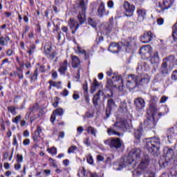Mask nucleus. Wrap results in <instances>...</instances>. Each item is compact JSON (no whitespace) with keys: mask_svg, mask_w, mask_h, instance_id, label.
Wrapping results in <instances>:
<instances>
[{"mask_svg":"<svg viewBox=\"0 0 177 177\" xmlns=\"http://www.w3.org/2000/svg\"><path fill=\"white\" fill-rule=\"evenodd\" d=\"M149 165L150 157L147 154H144L142 158L141 162L138 165V169H141V171H145V172H147V169Z\"/></svg>","mask_w":177,"mask_h":177,"instance_id":"nucleus-9","label":"nucleus"},{"mask_svg":"<svg viewBox=\"0 0 177 177\" xmlns=\"http://www.w3.org/2000/svg\"><path fill=\"white\" fill-rule=\"evenodd\" d=\"M150 82V76L147 73H142L140 75V85H143V84H149Z\"/></svg>","mask_w":177,"mask_h":177,"instance_id":"nucleus-21","label":"nucleus"},{"mask_svg":"<svg viewBox=\"0 0 177 177\" xmlns=\"http://www.w3.org/2000/svg\"><path fill=\"white\" fill-rule=\"evenodd\" d=\"M77 4L79 8L80 9V11L77 15V19L80 24H84V23H85V12L86 10V3H85L84 0H79Z\"/></svg>","mask_w":177,"mask_h":177,"instance_id":"nucleus-6","label":"nucleus"},{"mask_svg":"<svg viewBox=\"0 0 177 177\" xmlns=\"http://www.w3.org/2000/svg\"><path fill=\"white\" fill-rule=\"evenodd\" d=\"M72 67L73 68H77V67L81 64V62H80V58L77 56L72 55Z\"/></svg>","mask_w":177,"mask_h":177,"instance_id":"nucleus-27","label":"nucleus"},{"mask_svg":"<svg viewBox=\"0 0 177 177\" xmlns=\"http://www.w3.org/2000/svg\"><path fill=\"white\" fill-rule=\"evenodd\" d=\"M87 133H90L91 135H93L95 138H96V133H97V129H96L95 127H93L91 126H89L86 129Z\"/></svg>","mask_w":177,"mask_h":177,"instance_id":"nucleus-30","label":"nucleus"},{"mask_svg":"<svg viewBox=\"0 0 177 177\" xmlns=\"http://www.w3.org/2000/svg\"><path fill=\"white\" fill-rule=\"evenodd\" d=\"M115 101L113 98H110L107 100V106L109 109H113L115 107Z\"/></svg>","mask_w":177,"mask_h":177,"instance_id":"nucleus-37","label":"nucleus"},{"mask_svg":"<svg viewBox=\"0 0 177 177\" xmlns=\"http://www.w3.org/2000/svg\"><path fill=\"white\" fill-rule=\"evenodd\" d=\"M145 125L147 127H149L150 128H153L154 127V116H149L147 118L144 122Z\"/></svg>","mask_w":177,"mask_h":177,"instance_id":"nucleus-26","label":"nucleus"},{"mask_svg":"<svg viewBox=\"0 0 177 177\" xmlns=\"http://www.w3.org/2000/svg\"><path fill=\"white\" fill-rule=\"evenodd\" d=\"M153 37H154V35H153L151 31L145 32L143 35L140 36V41L142 44H149V42L153 41Z\"/></svg>","mask_w":177,"mask_h":177,"instance_id":"nucleus-12","label":"nucleus"},{"mask_svg":"<svg viewBox=\"0 0 177 177\" xmlns=\"http://www.w3.org/2000/svg\"><path fill=\"white\" fill-rule=\"evenodd\" d=\"M115 127H117V131H125V129H129L131 128V121L129 120H122L120 122H116L115 123Z\"/></svg>","mask_w":177,"mask_h":177,"instance_id":"nucleus-10","label":"nucleus"},{"mask_svg":"<svg viewBox=\"0 0 177 177\" xmlns=\"http://www.w3.org/2000/svg\"><path fill=\"white\" fill-rule=\"evenodd\" d=\"M51 50H52V46H44V52H45L46 56H48L50 55Z\"/></svg>","mask_w":177,"mask_h":177,"instance_id":"nucleus-44","label":"nucleus"},{"mask_svg":"<svg viewBox=\"0 0 177 177\" xmlns=\"http://www.w3.org/2000/svg\"><path fill=\"white\" fill-rule=\"evenodd\" d=\"M35 49H37V46H35V44H32L30 46V47L28 48V53L29 56L34 55L35 53Z\"/></svg>","mask_w":177,"mask_h":177,"instance_id":"nucleus-38","label":"nucleus"},{"mask_svg":"<svg viewBox=\"0 0 177 177\" xmlns=\"http://www.w3.org/2000/svg\"><path fill=\"white\" fill-rule=\"evenodd\" d=\"M174 0H156V4L158 8H160L161 10H167L172 6Z\"/></svg>","mask_w":177,"mask_h":177,"instance_id":"nucleus-8","label":"nucleus"},{"mask_svg":"<svg viewBox=\"0 0 177 177\" xmlns=\"http://www.w3.org/2000/svg\"><path fill=\"white\" fill-rule=\"evenodd\" d=\"M38 77V68H36L32 75H30V81H37Z\"/></svg>","mask_w":177,"mask_h":177,"instance_id":"nucleus-42","label":"nucleus"},{"mask_svg":"<svg viewBox=\"0 0 177 177\" xmlns=\"http://www.w3.org/2000/svg\"><path fill=\"white\" fill-rule=\"evenodd\" d=\"M104 145L109 146L110 149H121L122 140L118 138H111L104 141Z\"/></svg>","mask_w":177,"mask_h":177,"instance_id":"nucleus-5","label":"nucleus"},{"mask_svg":"<svg viewBox=\"0 0 177 177\" xmlns=\"http://www.w3.org/2000/svg\"><path fill=\"white\" fill-rule=\"evenodd\" d=\"M159 164L160 165V167H165L168 165V160H165V161H162V160H160L159 161Z\"/></svg>","mask_w":177,"mask_h":177,"instance_id":"nucleus-53","label":"nucleus"},{"mask_svg":"<svg viewBox=\"0 0 177 177\" xmlns=\"http://www.w3.org/2000/svg\"><path fill=\"white\" fill-rule=\"evenodd\" d=\"M97 13L100 17H103V16H109L110 12L106 10V6H104V3L103 2H101L97 9Z\"/></svg>","mask_w":177,"mask_h":177,"instance_id":"nucleus-14","label":"nucleus"},{"mask_svg":"<svg viewBox=\"0 0 177 177\" xmlns=\"http://www.w3.org/2000/svg\"><path fill=\"white\" fill-rule=\"evenodd\" d=\"M48 57L50 59V60H53L54 59H57V53L56 51L53 52L51 54H49Z\"/></svg>","mask_w":177,"mask_h":177,"instance_id":"nucleus-48","label":"nucleus"},{"mask_svg":"<svg viewBox=\"0 0 177 177\" xmlns=\"http://www.w3.org/2000/svg\"><path fill=\"white\" fill-rule=\"evenodd\" d=\"M141 174H142V171H139V169H138V170H134V171H133V176L134 177L139 176L141 175Z\"/></svg>","mask_w":177,"mask_h":177,"instance_id":"nucleus-57","label":"nucleus"},{"mask_svg":"<svg viewBox=\"0 0 177 177\" xmlns=\"http://www.w3.org/2000/svg\"><path fill=\"white\" fill-rule=\"evenodd\" d=\"M122 44L123 46H131L132 45H135V39H129V41H122Z\"/></svg>","mask_w":177,"mask_h":177,"instance_id":"nucleus-36","label":"nucleus"},{"mask_svg":"<svg viewBox=\"0 0 177 177\" xmlns=\"http://www.w3.org/2000/svg\"><path fill=\"white\" fill-rule=\"evenodd\" d=\"M10 65V62L9 61V59L6 58L2 60V63L1 64V67H3L5 66L6 68H8V66Z\"/></svg>","mask_w":177,"mask_h":177,"instance_id":"nucleus-43","label":"nucleus"},{"mask_svg":"<svg viewBox=\"0 0 177 177\" xmlns=\"http://www.w3.org/2000/svg\"><path fill=\"white\" fill-rule=\"evenodd\" d=\"M151 64H158L160 63V56L158 55V51L153 52V55L150 58Z\"/></svg>","mask_w":177,"mask_h":177,"instance_id":"nucleus-22","label":"nucleus"},{"mask_svg":"<svg viewBox=\"0 0 177 177\" xmlns=\"http://www.w3.org/2000/svg\"><path fill=\"white\" fill-rule=\"evenodd\" d=\"M112 78L115 82H113L110 79L107 80L106 88L108 91H113V88H119V89L124 88V81L121 75H115Z\"/></svg>","mask_w":177,"mask_h":177,"instance_id":"nucleus-3","label":"nucleus"},{"mask_svg":"<svg viewBox=\"0 0 177 177\" xmlns=\"http://www.w3.org/2000/svg\"><path fill=\"white\" fill-rule=\"evenodd\" d=\"M137 13L138 15V17H141L142 20L146 17V10L145 9L138 10Z\"/></svg>","mask_w":177,"mask_h":177,"instance_id":"nucleus-40","label":"nucleus"},{"mask_svg":"<svg viewBox=\"0 0 177 177\" xmlns=\"http://www.w3.org/2000/svg\"><path fill=\"white\" fill-rule=\"evenodd\" d=\"M47 151H48V153H50V154H57V149H56V147H53L50 149H48Z\"/></svg>","mask_w":177,"mask_h":177,"instance_id":"nucleus-47","label":"nucleus"},{"mask_svg":"<svg viewBox=\"0 0 177 177\" xmlns=\"http://www.w3.org/2000/svg\"><path fill=\"white\" fill-rule=\"evenodd\" d=\"M134 105L136 107V110L139 111L140 110H143V109H145L146 102L143 98L138 97L134 100Z\"/></svg>","mask_w":177,"mask_h":177,"instance_id":"nucleus-13","label":"nucleus"},{"mask_svg":"<svg viewBox=\"0 0 177 177\" xmlns=\"http://www.w3.org/2000/svg\"><path fill=\"white\" fill-rule=\"evenodd\" d=\"M68 25L70 26V28L72 30V34H75V31H77V30H78V27H80V25H78V22H77V21H75L74 19H70Z\"/></svg>","mask_w":177,"mask_h":177,"instance_id":"nucleus-20","label":"nucleus"},{"mask_svg":"<svg viewBox=\"0 0 177 177\" xmlns=\"http://www.w3.org/2000/svg\"><path fill=\"white\" fill-rule=\"evenodd\" d=\"M41 133H42V129L39 126H37L32 136L34 142H38V138H41Z\"/></svg>","mask_w":177,"mask_h":177,"instance_id":"nucleus-25","label":"nucleus"},{"mask_svg":"<svg viewBox=\"0 0 177 177\" xmlns=\"http://www.w3.org/2000/svg\"><path fill=\"white\" fill-rule=\"evenodd\" d=\"M157 100H158L157 97H151V101L149 104V109L151 110V111L156 112L160 110V108L157 106Z\"/></svg>","mask_w":177,"mask_h":177,"instance_id":"nucleus-16","label":"nucleus"},{"mask_svg":"<svg viewBox=\"0 0 177 177\" xmlns=\"http://www.w3.org/2000/svg\"><path fill=\"white\" fill-rule=\"evenodd\" d=\"M140 156H142V150L140 149H133L130 152L128 156L122 159L121 163L119 164L118 169H122V168L129 165V164H136L139 160H140Z\"/></svg>","mask_w":177,"mask_h":177,"instance_id":"nucleus-1","label":"nucleus"},{"mask_svg":"<svg viewBox=\"0 0 177 177\" xmlns=\"http://www.w3.org/2000/svg\"><path fill=\"white\" fill-rule=\"evenodd\" d=\"M17 162H23V155L17 154Z\"/></svg>","mask_w":177,"mask_h":177,"instance_id":"nucleus-58","label":"nucleus"},{"mask_svg":"<svg viewBox=\"0 0 177 177\" xmlns=\"http://www.w3.org/2000/svg\"><path fill=\"white\" fill-rule=\"evenodd\" d=\"M67 66H68V62L67 59H65L62 63H61L59 71L61 74H66L67 71Z\"/></svg>","mask_w":177,"mask_h":177,"instance_id":"nucleus-24","label":"nucleus"},{"mask_svg":"<svg viewBox=\"0 0 177 177\" xmlns=\"http://www.w3.org/2000/svg\"><path fill=\"white\" fill-rule=\"evenodd\" d=\"M100 99V91H99L93 98V104L95 106H97V102Z\"/></svg>","mask_w":177,"mask_h":177,"instance_id":"nucleus-35","label":"nucleus"},{"mask_svg":"<svg viewBox=\"0 0 177 177\" xmlns=\"http://www.w3.org/2000/svg\"><path fill=\"white\" fill-rule=\"evenodd\" d=\"M127 80L126 86L128 89H135V88L140 86V75H129Z\"/></svg>","mask_w":177,"mask_h":177,"instance_id":"nucleus-4","label":"nucleus"},{"mask_svg":"<svg viewBox=\"0 0 177 177\" xmlns=\"http://www.w3.org/2000/svg\"><path fill=\"white\" fill-rule=\"evenodd\" d=\"M163 151L166 160L171 161V160L174 158V149H172V148L168 147H165Z\"/></svg>","mask_w":177,"mask_h":177,"instance_id":"nucleus-15","label":"nucleus"},{"mask_svg":"<svg viewBox=\"0 0 177 177\" xmlns=\"http://www.w3.org/2000/svg\"><path fill=\"white\" fill-rule=\"evenodd\" d=\"M87 160V162L88 164H90L91 165H92V164H93V158L92 157V156L88 155L86 158Z\"/></svg>","mask_w":177,"mask_h":177,"instance_id":"nucleus-51","label":"nucleus"},{"mask_svg":"<svg viewBox=\"0 0 177 177\" xmlns=\"http://www.w3.org/2000/svg\"><path fill=\"white\" fill-rule=\"evenodd\" d=\"M173 39L174 41L177 39V23H176L173 26V34H172Z\"/></svg>","mask_w":177,"mask_h":177,"instance_id":"nucleus-41","label":"nucleus"},{"mask_svg":"<svg viewBox=\"0 0 177 177\" xmlns=\"http://www.w3.org/2000/svg\"><path fill=\"white\" fill-rule=\"evenodd\" d=\"M9 41H10V37L8 35L1 36L0 37V45L1 46H6L8 45Z\"/></svg>","mask_w":177,"mask_h":177,"instance_id":"nucleus-28","label":"nucleus"},{"mask_svg":"<svg viewBox=\"0 0 177 177\" xmlns=\"http://www.w3.org/2000/svg\"><path fill=\"white\" fill-rule=\"evenodd\" d=\"M151 52V46L150 45H146L140 48L139 53L140 55H147Z\"/></svg>","mask_w":177,"mask_h":177,"instance_id":"nucleus-23","label":"nucleus"},{"mask_svg":"<svg viewBox=\"0 0 177 177\" xmlns=\"http://www.w3.org/2000/svg\"><path fill=\"white\" fill-rule=\"evenodd\" d=\"M89 137L84 138V143L86 145V146H91V142H89Z\"/></svg>","mask_w":177,"mask_h":177,"instance_id":"nucleus-61","label":"nucleus"},{"mask_svg":"<svg viewBox=\"0 0 177 177\" xmlns=\"http://www.w3.org/2000/svg\"><path fill=\"white\" fill-rule=\"evenodd\" d=\"M140 67H141V70L146 71V70H147V67H149V65H147V64L146 63H143L142 66H138V68H140Z\"/></svg>","mask_w":177,"mask_h":177,"instance_id":"nucleus-54","label":"nucleus"},{"mask_svg":"<svg viewBox=\"0 0 177 177\" xmlns=\"http://www.w3.org/2000/svg\"><path fill=\"white\" fill-rule=\"evenodd\" d=\"M123 8L126 12V16H127V17L133 16V12H135L134 5L129 3L128 1H124Z\"/></svg>","mask_w":177,"mask_h":177,"instance_id":"nucleus-11","label":"nucleus"},{"mask_svg":"<svg viewBox=\"0 0 177 177\" xmlns=\"http://www.w3.org/2000/svg\"><path fill=\"white\" fill-rule=\"evenodd\" d=\"M142 132H143V128L140 126L139 129H137L136 130H135L134 136L136 139H138V140L140 139V136H142Z\"/></svg>","mask_w":177,"mask_h":177,"instance_id":"nucleus-31","label":"nucleus"},{"mask_svg":"<svg viewBox=\"0 0 177 177\" xmlns=\"http://www.w3.org/2000/svg\"><path fill=\"white\" fill-rule=\"evenodd\" d=\"M50 86L49 89H52V86H54L55 88H62V82H53V80H50L49 82Z\"/></svg>","mask_w":177,"mask_h":177,"instance_id":"nucleus-32","label":"nucleus"},{"mask_svg":"<svg viewBox=\"0 0 177 177\" xmlns=\"http://www.w3.org/2000/svg\"><path fill=\"white\" fill-rule=\"evenodd\" d=\"M78 147L77 146L72 145L68 149V153L71 154V153H74L75 150H77Z\"/></svg>","mask_w":177,"mask_h":177,"instance_id":"nucleus-49","label":"nucleus"},{"mask_svg":"<svg viewBox=\"0 0 177 177\" xmlns=\"http://www.w3.org/2000/svg\"><path fill=\"white\" fill-rule=\"evenodd\" d=\"M107 6L109 9H113V8H114V1H113V0L108 1Z\"/></svg>","mask_w":177,"mask_h":177,"instance_id":"nucleus-52","label":"nucleus"},{"mask_svg":"<svg viewBox=\"0 0 177 177\" xmlns=\"http://www.w3.org/2000/svg\"><path fill=\"white\" fill-rule=\"evenodd\" d=\"M117 129H118V127H115V124H114L113 127L108 129L107 130L108 135H109V136H112V135L121 136V133L118 132V131H120V130H117Z\"/></svg>","mask_w":177,"mask_h":177,"instance_id":"nucleus-19","label":"nucleus"},{"mask_svg":"<svg viewBox=\"0 0 177 177\" xmlns=\"http://www.w3.org/2000/svg\"><path fill=\"white\" fill-rule=\"evenodd\" d=\"M171 80L173 81H177V70L174 71L171 74Z\"/></svg>","mask_w":177,"mask_h":177,"instance_id":"nucleus-55","label":"nucleus"},{"mask_svg":"<svg viewBox=\"0 0 177 177\" xmlns=\"http://www.w3.org/2000/svg\"><path fill=\"white\" fill-rule=\"evenodd\" d=\"M10 77H18L19 80H23L24 78V75L23 73H19L17 71H13L11 73H10Z\"/></svg>","mask_w":177,"mask_h":177,"instance_id":"nucleus-39","label":"nucleus"},{"mask_svg":"<svg viewBox=\"0 0 177 177\" xmlns=\"http://www.w3.org/2000/svg\"><path fill=\"white\" fill-rule=\"evenodd\" d=\"M113 109L111 108H109V107H106V118H109L110 117V114L111 113V110Z\"/></svg>","mask_w":177,"mask_h":177,"instance_id":"nucleus-56","label":"nucleus"},{"mask_svg":"<svg viewBox=\"0 0 177 177\" xmlns=\"http://www.w3.org/2000/svg\"><path fill=\"white\" fill-rule=\"evenodd\" d=\"M120 111L122 113H127V111H128V106H127V102L125 101L121 102L120 106Z\"/></svg>","mask_w":177,"mask_h":177,"instance_id":"nucleus-34","label":"nucleus"},{"mask_svg":"<svg viewBox=\"0 0 177 177\" xmlns=\"http://www.w3.org/2000/svg\"><path fill=\"white\" fill-rule=\"evenodd\" d=\"M55 111L56 115H59V116L63 115L64 113V111L62 109H57Z\"/></svg>","mask_w":177,"mask_h":177,"instance_id":"nucleus-50","label":"nucleus"},{"mask_svg":"<svg viewBox=\"0 0 177 177\" xmlns=\"http://www.w3.org/2000/svg\"><path fill=\"white\" fill-rule=\"evenodd\" d=\"M145 149L153 156H158L160 139L156 137L145 139Z\"/></svg>","mask_w":177,"mask_h":177,"instance_id":"nucleus-2","label":"nucleus"},{"mask_svg":"<svg viewBox=\"0 0 177 177\" xmlns=\"http://www.w3.org/2000/svg\"><path fill=\"white\" fill-rule=\"evenodd\" d=\"M77 50L79 53H82V55H84L86 59H88V57H89V55H88V53H86V51H85V50L81 48L80 47H77Z\"/></svg>","mask_w":177,"mask_h":177,"instance_id":"nucleus-45","label":"nucleus"},{"mask_svg":"<svg viewBox=\"0 0 177 177\" xmlns=\"http://www.w3.org/2000/svg\"><path fill=\"white\" fill-rule=\"evenodd\" d=\"M144 177H154V173L153 172L146 173Z\"/></svg>","mask_w":177,"mask_h":177,"instance_id":"nucleus-64","label":"nucleus"},{"mask_svg":"<svg viewBox=\"0 0 177 177\" xmlns=\"http://www.w3.org/2000/svg\"><path fill=\"white\" fill-rule=\"evenodd\" d=\"M8 111H9V113H11L12 115H16L17 114L16 108L15 106H8Z\"/></svg>","mask_w":177,"mask_h":177,"instance_id":"nucleus-46","label":"nucleus"},{"mask_svg":"<svg viewBox=\"0 0 177 177\" xmlns=\"http://www.w3.org/2000/svg\"><path fill=\"white\" fill-rule=\"evenodd\" d=\"M108 50L112 53H118V52L121 50V46H120V44H118L117 43H112L110 44Z\"/></svg>","mask_w":177,"mask_h":177,"instance_id":"nucleus-17","label":"nucleus"},{"mask_svg":"<svg viewBox=\"0 0 177 177\" xmlns=\"http://www.w3.org/2000/svg\"><path fill=\"white\" fill-rule=\"evenodd\" d=\"M100 86V83L97 82V80H94L92 85H91V93H95L96 92V88Z\"/></svg>","mask_w":177,"mask_h":177,"instance_id":"nucleus-33","label":"nucleus"},{"mask_svg":"<svg viewBox=\"0 0 177 177\" xmlns=\"http://www.w3.org/2000/svg\"><path fill=\"white\" fill-rule=\"evenodd\" d=\"M167 139L169 142V140H174V139H176L177 133L175 131V129L174 127H171L167 130Z\"/></svg>","mask_w":177,"mask_h":177,"instance_id":"nucleus-18","label":"nucleus"},{"mask_svg":"<svg viewBox=\"0 0 177 177\" xmlns=\"http://www.w3.org/2000/svg\"><path fill=\"white\" fill-rule=\"evenodd\" d=\"M20 120H21V115H19L15 117V119H12V122L17 124V122H19V121H20Z\"/></svg>","mask_w":177,"mask_h":177,"instance_id":"nucleus-59","label":"nucleus"},{"mask_svg":"<svg viewBox=\"0 0 177 177\" xmlns=\"http://www.w3.org/2000/svg\"><path fill=\"white\" fill-rule=\"evenodd\" d=\"M87 23L88 26H91L93 28H96V27H97V21L95 18H88Z\"/></svg>","mask_w":177,"mask_h":177,"instance_id":"nucleus-29","label":"nucleus"},{"mask_svg":"<svg viewBox=\"0 0 177 177\" xmlns=\"http://www.w3.org/2000/svg\"><path fill=\"white\" fill-rule=\"evenodd\" d=\"M13 146H17V147H19V143L17 142V138H16V136H13Z\"/></svg>","mask_w":177,"mask_h":177,"instance_id":"nucleus-60","label":"nucleus"},{"mask_svg":"<svg viewBox=\"0 0 177 177\" xmlns=\"http://www.w3.org/2000/svg\"><path fill=\"white\" fill-rule=\"evenodd\" d=\"M61 95L62 96H64V97H66V96H68V91H67V89H64L62 93H61Z\"/></svg>","mask_w":177,"mask_h":177,"instance_id":"nucleus-63","label":"nucleus"},{"mask_svg":"<svg viewBox=\"0 0 177 177\" xmlns=\"http://www.w3.org/2000/svg\"><path fill=\"white\" fill-rule=\"evenodd\" d=\"M172 66H174V56L164 59L160 67V73L162 75L168 74V67H172Z\"/></svg>","mask_w":177,"mask_h":177,"instance_id":"nucleus-7","label":"nucleus"},{"mask_svg":"<svg viewBox=\"0 0 177 177\" xmlns=\"http://www.w3.org/2000/svg\"><path fill=\"white\" fill-rule=\"evenodd\" d=\"M14 53H15V50L12 49H8L6 52L7 56H12V55H14Z\"/></svg>","mask_w":177,"mask_h":177,"instance_id":"nucleus-62","label":"nucleus"}]
</instances>
